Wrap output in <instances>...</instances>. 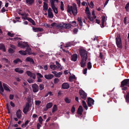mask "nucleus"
Returning <instances> with one entry per match:
<instances>
[{
	"label": "nucleus",
	"mask_w": 129,
	"mask_h": 129,
	"mask_svg": "<svg viewBox=\"0 0 129 129\" xmlns=\"http://www.w3.org/2000/svg\"><path fill=\"white\" fill-rule=\"evenodd\" d=\"M67 12L71 14L72 13L74 15H76L77 13V9L76 5L73 3L72 6H68L67 8Z\"/></svg>",
	"instance_id": "obj_2"
},
{
	"label": "nucleus",
	"mask_w": 129,
	"mask_h": 129,
	"mask_svg": "<svg viewBox=\"0 0 129 129\" xmlns=\"http://www.w3.org/2000/svg\"><path fill=\"white\" fill-rule=\"evenodd\" d=\"M57 110V107L56 105H54L52 108V112L54 113L55 111H56Z\"/></svg>",
	"instance_id": "obj_29"
},
{
	"label": "nucleus",
	"mask_w": 129,
	"mask_h": 129,
	"mask_svg": "<svg viewBox=\"0 0 129 129\" xmlns=\"http://www.w3.org/2000/svg\"><path fill=\"white\" fill-rule=\"evenodd\" d=\"M3 85L4 88H3L5 90L8 92L10 91V90L9 89L10 88L7 84L3 83Z\"/></svg>",
	"instance_id": "obj_12"
},
{
	"label": "nucleus",
	"mask_w": 129,
	"mask_h": 129,
	"mask_svg": "<svg viewBox=\"0 0 129 129\" xmlns=\"http://www.w3.org/2000/svg\"><path fill=\"white\" fill-rule=\"evenodd\" d=\"M124 86L129 87V79H126L124 80L121 82V87H123Z\"/></svg>",
	"instance_id": "obj_5"
},
{
	"label": "nucleus",
	"mask_w": 129,
	"mask_h": 129,
	"mask_svg": "<svg viewBox=\"0 0 129 129\" xmlns=\"http://www.w3.org/2000/svg\"><path fill=\"white\" fill-rule=\"evenodd\" d=\"M82 103L83 107L85 108L86 110H87L88 109V107L85 102L84 101H82Z\"/></svg>",
	"instance_id": "obj_32"
},
{
	"label": "nucleus",
	"mask_w": 129,
	"mask_h": 129,
	"mask_svg": "<svg viewBox=\"0 0 129 129\" xmlns=\"http://www.w3.org/2000/svg\"><path fill=\"white\" fill-rule=\"evenodd\" d=\"M85 13L87 15V17L90 16L91 14L89 11L86 12Z\"/></svg>",
	"instance_id": "obj_60"
},
{
	"label": "nucleus",
	"mask_w": 129,
	"mask_h": 129,
	"mask_svg": "<svg viewBox=\"0 0 129 129\" xmlns=\"http://www.w3.org/2000/svg\"><path fill=\"white\" fill-rule=\"evenodd\" d=\"M2 60L6 63H9L10 62L9 61L8 59L6 58H3L2 59Z\"/></svg>",
	"instance_id": "obj_48"
},
{
	"label": "nucleus",
	"mask_w": 129,
	"mask_h": 129,
	"mask_svg": "<svg viewBox=\"0 0 129 129\" xmlns=\"http://www.w3.org/2000/svg\"><path fill=\"white\" fill-rule=\"evenodd\" d=\"M53 77V75L51 74H46L44 75V77L47 79H50Z\"/></svg>",
	"instance_id": "obj_17"
},
{
	"label": "nucleus",
	"mask_w": 129,
	"mask_h": 129,
	"mask_svg": "<svg viewBox=\"0 0 129 129\" xmlns=\"http://www.w3.org/2000/svg\"><path fill=\"white\" fill-rule=\"evenodd\" d=\"M43 10L46 11L48 9V4L45 2H43Z\"/></svg>",
	"instance_id": "obj_24"
},
{
	"label": "nucleus",
	"mask_w": 129,
	"mask_h": 129,
	"mask_svg": "<svg viewBox=\"0 0 129 129\" xmlns=\"http://www.w3.org/2000/svg\"><path fill=\"white\" fill-rule=\"evenodd\" d=\"M18 46L21 48H24L25 47H28V45L27 44V42H19L18 44Z\"/></svg>",
	"instance_id": "obj_4"
},
{
	"label": "nucleus",
	"mask_w": 129,
	"mask_h": 129,
	"mask_svg": "<svg viewBox=\"0 0 129 129\" xmlns=\"http://www.w3.org/2000/svg\"><path fill=\"white\" fill-rule=\"evenodd\" d=\"M31 86L33 92H36L38 91L39 90L38 86L36 84H32Z\"/></svg>",
	"instance_id": "obj_6"
},
{
	"label": "nucleus",
	"mask_w": 129,
	"mask_h": 129,
	"mask_svg": "<svg viewBox=\"0 0 129 129\" xmlns=\"http://www.w3.org/2000/svg\"><path fill=\"white\" fill-rule=\"evenodd\" d=\"M75 76L74 75H73L72 76H70L69 78V81L70 82L72 81L73 80L75 79Z\"/></svg>",
	"instance_id": "obj_35"
},
{
	"label": "nucleus",
	"mask_w": 129,
	"mask_h": 129,
	"mask_svg": "<svg viewBox=\"0 0 129 129\" xmlns=\"http://www.w3.org/2000/svg\"><path fill=\"white\" fill-rule=\"evenodd\" d=\"M30 108V106L29 103H27L25 106L24 107L23 112L25 114H26L29 110Z\"/></svg>",
	"instance_id": "obj_11"
},
{
	"label": "nucleus",
	"mask_w": 129,
	"mask_h": 129,
	"mask_svg": "<svg viewBox=\"0 0 129 129\" xmlns=\"http://www.w3.org/2000/svg\"><path fill=\"white\" fill-rule=\"evenodd\" d=\"M65 24L63 23L57 24V27L60 30L65 29Z\"/></svg>",
	"instance_id": "obj_8"
},
{
	"label": "nucleus",
	"mask_w": 129,
	"mask_h": 129,
	"mask_svg": "<svg viewBox=\"0 0 129 129\" xmlns=\"http://www.w3.org/2000/svg\"><path fill=\"white\" fill-rule=\"evenodd\" d=\"M55 63L58 66L57 67L58 68H59L60 70H62V67L61 66V65L59 64V63L57 61H55Z\"/></svg>",
	"instance_id": "obj_31"
},
{
	"label": "nucleus",
	"mask_w": 129,
	"mask_h": 129,
	"mask_svg": "<svg viewBox=\"0 0 129 129\" xmlns=\"http://www.w3.org/2000/svg\"><path fill=\"white\" fill-rule=\"evenodd\" d=\"M57 24L56 23H52L51 24V26L50 27L52 28L53 27H57Z\"/></svg>",
	"instance_id": "obj_51"
},
{
	"label": "nucleus",
	"mask_w": 129,
	"mask_h": 129,
	"mask_svg": "<svg viewBox=\"0 0 129 129\" xmlns=\"http://www.w3.org/2000/svg\"><path fill=\"white\" fill-rule=\"evenodd\" d=\"M11 105L13 107H14L15 106V105L13 103L12 101H11L10 103Z\"/></svg>",
	"instance_id": "obj_62"
},
{
	"label": "nucleus",
	"mask_w": 129,
	"mask_h": 129,
	"mask_svg": "<svg viewBox=\"0 0 129 129\" xmlns=\"http://www.w3.org/2000/svg\"><path fill=\"white\" fill-rule=\"evenodd\" d=\"M102 24L103 25H104V22L105 21V17L104 16H103L102 17Z\"/></svg>",
	"instance_id": "obj_44"
},
{
	"label": "nucleus",
	"mask_w": 129,
	"mask_h": 129,
	"mask_svg": "<svg viewBox=\"0 0 129 129\" xmlns=\"http://www.w3.org/2000/svg\"><path fill=\"white\" fill-rule=\"evenodd\" d=\"M38 121L39 122L40 124H42L43 123V119L42 118L41 116H40L39 118Z\"/></svg>",
	"instance_id": "obj_40"
},
{
	"label": "nucleus",
	"mask_w": 129,
	"mask_h": 129,
	"mask_svg": "<svg viewBox=\"0 0 129 129\" xmlns=\"http://www.w3.org/2000/svg\"><path fill=\"white\" fill-rule=\"evenodd\" d=\"M40 89V90H42L44 88V85L42 84H40L39 85Z\"/></svg>",
	"instance_id": "obj_53"
},
{
	"label": "nucleus",
	"mask_w": 129,
	"mask_h": 129,
	"mask_svg": "<svg viewBox=\"0 0 129 129\" xmlns=\"http://www.w3.org/2000/svg\"><path fill=\"white\" fill-rule=\"evenodd\" d=\"M27 3L29 4H31L34 2V0H26Z\"/></svg>",
	"instance_id": "obj_42"
},
{
	"label": "nucleus",
	"mask_w": 129,
	"mask_h": 129,
	"mask_svg": "<svg viewBox=\"0 0 129 129\" xmlns=\"http://www.w3.org/2000/svg\"><path fill=\"white\" fill-rule=\"evenodd\" d=\"M74 44H73V42H69L67 43L65 46V47H69L71 46L72 45H73Z\"/></svg>",
	"instance_id": "obj_28"
},
{
	"label": "nucleus",
	"mask_w": 129,
	"mask_h": 129,
	"mask_svg": "<svg viewBox=\"0 0 129 129\" xmlns=\"http://www.w3.org/2000/svg\"><path fill=\"white\" fill-rule=\"evenodd\" d=\"M71 60L74 61H76L77 58V55L76 54L73 55L71 56Z\"/></svg>",
	"instance_id": "obj_21"
},
{
	"label": "nucleus",
	"mask_w": 129,
	"mask_h": 129,
	"mask_svg": "<svg viewBox=\"0 0 129 129\" xmlns=\"http://www.w3.org/2000/svg\"><path fill=\"white\" fill-rule=\"evenodd\" d=\"M75 111V108L74 106H73L71 109V112L72 113H74Z\"/></svg>",
	"instance_id": "obj_64"
},
{
	"label": "nucleus",
	"mask_w": 129,
	"mask_h": 129,
	"mask_svg": "<svg viewBox=\"0 0 129 129\" xmlns=\"http://www.w3.org/2000/svg\"><path fill=\"white\" fill-rule=\"evenodd\" d=\"M83 111L82 107L81 106H80L77 110V113L78 114L81 115Z\"/></svg>",
	"instance_id": "obj_16"
},
{
	"label": "nucleus",
	"mask_w": 129,
	"mask_h": 129,
	"mask_svg": "<svg viewBox=\"0 0 129 129\" xmlns=\"http://www.w3.org/2000/svg\"><path fill=\"white\" fill-rule=\"evenodd\" d=\"M59 79L57 78H55L54 79V83L55 84H57L59 82Z\"/></svg>",
	"instance_id": "obj_54"
},
{
	"label": "nucleus",
	"mask_w": 129,
	"mask_h": 129,
	"mask_svg": "<svg viewBox=\"0 0 129 129\" xmlns=\"http://www.w3.org/2000/svg\"><path fill=\"white\" fill-rule=\"evenodd\" d=\"M43 30L42 28H36L35 29V31H34L35 32L38 31H43Z\"/></svg>",
	"instance_id": "obj_43"
},
{
	"label": "nucleus",
	"mask_w": 129,
	"mask_h": 129,
	"mask_svg": "<svg viewBox=\"0 0 129 129\" xmlns=\"http://www.w3.org/2000/svg\"><path fill=\"white\" fill-rule=\"evenodd\" d=\"M53 104L51 102H49L46 105V108L47 109L51 108Z\"/></svg>",
	"instance_id": "obj_33"
},
{
	"label": "nucleus",
	"mask_w": 129,
	"mask_h": 129,
	"mask_svg": "<svg viewBox=\"0 0 129 129\" xmlns=\"http://www.w3.org/2000/svg\"><path fill=\"white\" fill-rule=\"evenodd\" d=\"M50 2V5H51L52 3H53V4H54V2L55 1L57 2L58 0H49Z\"/></svg>",
	"instance_id": "obj_56"
},
{
	"label": "nucleus",
	"mask_w": 129,
	"mask_h": 129,
	"mask_svg": "<svg viewBox=\"0 0 129 129\" xmlns=\"http://www.w3.org/2000/svg\"><path fill=\"white\" fill-rule=\"evenodd\" d=\"M92 15L94 17V19H95L96 18V16L95 15L94 11V10H93L92 13Z\"/></svg>",
	"instance_id": "obj_63"
},
{
	"label": "nucleus",
	"mask_w": 129,
	"mask_h": 129,
	"mask_svg": "<svg viewBox=\"0 0 129 129\" xmlns=\"http://www.w3.org/2000/svg\"><path fill=\"white\" fill-rule=\"evenodd\" d=\"M116 43L117 47L122 48V43L120 35L119 34H117L116 38Z\"/></svg>",
	"instance_id": "obj_3"
},
{
	"label": "nucleus",
	"mask_w": 129,
	"mask_h": 129,
	"mask_svg": "<svg viewBox=\"0 0 129 129\" xmlns=\"http://www.w3.org/2000/svg\"><path fill=\"white\" fill-rule=\"evenodd\" d=\"M18 13L20 14L21 16H22V18L23 19H24L23 17L24 18L25 17H26V18H28L27 17L28 16V14H26L25 13H20L19 12H18Z\"/></svg>",
	"instance_id": "obj_25"
},
{
	"label": "nucleus",
	"mask_w": 129,
	"mask_h": 129,
	"mask_svg": "<svg viewBox=\"0 0 129 129\" xmlns=\"http://www.w3.org/2000/svg\"><path fill=\"white\" fill-rule=\"evenodd\" d=\"M62 74V73L61 72H59L58 73L57 72V74L56 75V77H59Z\"/></svg>",
	"instance_id": "obj_47"
},
{
	"label": "nucleus",
	"mask_w": 129,
	"mask_h": 129,
	"mask_svg": "<svg viewBox=\"0 0 129 129\" xmlns=\"http://www.w3.org/2000/svg\"><path fill=\"white\" fill-rule=\"evenodd\" d=\"M4 90L2 86V83L0 81V93L3 96H5L6 95L5 93L4 92Z\"/></svg>",
	"instance_id": "obj_14"
},
{
	"label": "nucleus",
	"mask_w": 129,
	"mask_h": 129,
	"mask_svg": "<svg viewBox=\"0 0 129 129\" xmlns=\"http://www.w3.org/2000/svg\"><path fill=\"white\" fill-rule=\"evenodd\" d=\"M19 53L21 55H25L27 54V53L25 51L20 50L19 51Z\"/></svg>",
	"instance_id": "obj_34"
},
{
	"label": "nucleus",
	"mask_w": 129,
	"mask_h": 129,
	"mask_svg": "<svg viewBox=\"0 0 129 129\" xmlns=\"http://www.w3.org/2000/svg\"><path fill=\"white\" fill-rule=\"evenodd\" d=\"M37 78H42L43 77V76L41 74L39 73H37Z\"/></svg>",
	"instance_id": "obj_46"
},
{
	"label": "nucleus",
	"mask_w": 129,
	"mask_h": 129,
	"mask_svg": "<svg viewBox=\"0 0 129 129\" xmlns=\"http://www.w3.org/2000/svg\"><path fill=\"white\" fill-rule=\"evenodd\" d=\"M3 50L4 52H5L6 49L4 45L3 44H0V50Z\"/></svg>",
	"instance_id": "obj_27"
},
{
	"label": "nucleus",
	"mask_w": 129,
	"mask_h": 129,
	"mask_svg": "<svg viewBox=\"0 0 129 129\" xmlns=\"http://www.w3.org/2000/svg\"><path fill=\"white\" fill-rule=\"evenodd\" d=\"M16 115L17 117L19 119L21 118V110L20 109H18L17 111Z\"/></svg>",
	"instance_id": "obj_20"
},
{
	"label": "nucleus",
	"mask_w": 129,
	"mask_h": 129,
	"mask_svg": "<svg viewBox=\"0 0 129 129\" xmlns=\"http://www.w3.org/2000/svg\"><path fill=\"white\" fill-rule=\"evenodd\" d=\"M28 76L31 78H32L34 79H35L36 76L35 73H32L29 71H27L26 72Z\"/></svg>",
	"instance_id": "obj_9"
},
{
	"label": "nucleus",
	"mask_w": 129,
	"mask_h": 129,
	"mask_svg": "<svg viewBox=\"0 0 129 129\" xmlns=\"http://www.w3.org/2000/svg\"><path fill=\"white\" fill-rule=\"evenodd\" d=\"M87 104L89 107H91L93 105L94 101L93 99L90 98H88L87 99Z\"/></svg>",
	"instance_id": "obj_10"
},
{
	"label": "nucleus",
	"mask_w": 129,
	"mask_h": 129,
	"mask_svg": "<svg viewBox=\"0 0 129 129\" xmlns=\"http://www.w3.org/2000/svg\"><path fill=\"white\" fill-rule=\"evenodd\" d=\"M79 53L81 58V60L80 63L81 66L82 67H83L86 65L88 57V53L86 51L82 48H80L79 49Z\"/></svg>",
	"instance_id": "obj_1"
},
{
	"label": "nucleus",
	"mask_w": 129,
	"mask_h": 129,
	"mask_svg": "<svg viewBox=\"0 0 129 129\" xmlns=\"http://www.w3.org/2000/svg\"><path fill=\"white\" fill-rule=\"evenodd\" d=\"M129 6V3H128L126 4L125 7V8L126 9L127 11H128V7Z\"/></svg>",
	"instance_id": "obj_57"
},
{
	"label": "nucleus",
	"mask_w": 129,
	"mask_h": 129,
	"mask_svg": "<svg viewBox=\"0 0 129 129\" xmlns=\"http://www.w3.org/2000/svg\"><path fill=\"white\" fill-rule=\"evenodd\" d=\"M61 5L60 6V9L62 11H63L64 10V4L63 2L61 1L60 2Z\"/></svg>",
	"instance_id": "obj_38"
},
{
	"label": "nucleus",
	"mask_w": 129,
	"mask_h": 129,
	"mask_svg": "<svg viewBox=\"0 0 129 129\" xmlns=\"http://www.w3.org/2000/svg\"><path fill=\"white\" fill-rule=\"evenodd\" d=\"M51 6L54 13L55 14H57L58 13L57 9V8L55 6V4L52 3L51 5Z\"/></svg>",
	"instance_id": "obj_13"
},
{
	"label": "nucleus",
	"mask_w": 129,
	"mask_h": 129,
	"mask_svg": "<svg viewBox=\"0 0 129 129\" xmlns=\"http://www.w3.org/2000/svg\"><path fill=\"white\" fill-rule=\"evenodd\" d=\"M72 26L71 24H67L65 25V29H69Z\"/></svg>",
	"instance_id": "obj_41"
},
{
	"label": "nucleus",
	"mask_w": 129,
	"mask_h": 129,
	"mask_svg": "<svg viewBox=\"0 0 129 129\" xmlns=\"http://www.w3.org/2000/svg\"><path fill=\"white\" fill-rule=\"evenodd\" d=\"M64 100L66 103H70L71 101V100L67 97L65 98Z\"/></svg>",
	"instance_id": "obj_37"
},
{
	"label": "nucleus",
	"mask_w": 129,
	"mask_h": 129,
	"mask_svg": "<svg viewBox=\"0 0 129 129\" xmlns=\"http://www.w3.org/2000/svg\"><path fill=\"white\" fill-rule=\"evenodd\" d=\"M14 97V96L13 95L10 94L9 96V99L10 100H12L13 99Z\"/></svg>",
	"instance_id": "obj_61"
},
{
	"label": "nucleus",
	"mask_w": 129,
	"mask_h": 129,
	"mask_svg": "<svg viewBox=\"0 0 129 129\" xmlns=\"http://www.w3.org/2000/svg\"><path fill=\"white\" fill-rule=\"evenodd\" d=\"M35 104L37 105H39L41 103L40 101L39 100L36 101L35 102Z\"/></svg>",
	"instance_id": "obj_49"
},
{
	"label": "nucleus",
	"mask_w": 129,
	"mask_h": 129,
	"mask_svg": "<svg viewBox=\"0 0 129 129\" xmlns=\"http://www.w3.org/2000/svg\"><path fill=\"white\" fill-rule=\"evenodd\" d=\"M79 93L82 99L84 100L86 99L87 94L84 91L82 90H80L79 91Z\"/></svg>",
	"instance_id": "obj_7"
},
{
	"label": "nucleus",
	"mask_w": 129,
	"mask_h": 129,
	"mask_svg": "<svg viewBox=\"0 0 129 129\" xmlns=\"http://www.w3.org/2000/svg\"><path fill=\"white\" fill-rule=\"evenodd\" d=\"M88 18L89 19V20L92 22H93V20L94 19V17H91L90 16H89L88 17Z\"/></svg>",
	"instance_id": "obj_50"
},
{
	"label": "nucleus",
	"mask_w": 129,
	"mask_h": 129,
	"mask_svg": "<svg viewBox=\"0 0 129 129\" xmlns=\"http://www.w3.org/2000/svg\"><path fill=\"white\" fill-rule=\"evenodd\" d=\"M89 6L91 8H93L94 6V4L92 1L91 2L90 5H89Z\"/></svg>",
	"instance_id": "obj_59"
},
{
	"label": "nucleus",
	"mask_w": 129,
	"mask_h": 129,
	"mask_svg": "<svg viewBox=\"0 0 129 129\" xmlns=\"http://www.w3.org/2000/svg\"><path fill=\"white\" fill-rule=\"evenodd\" d=\"M48 14L49 17L50 18H52L53 17V16L52 12V10L50 8H48Z\"/></svg>",
	"instance_id": "obj_15"
},
{
	"label": "nucleus",
	"mask_w": 129,
	"mask_h": 129,
	"mask_svg": "<svg viewBox=\"0 0 129 129\" xmlns=\"http://www.w3.org/2000/svg\"><path fill=\"white\" fill-rule=\"evenodd\" d=\"M125 99L127 102H129V93H128L125 97Z\"/></svg>",
	"instance_id": "obj_39"
},
{
	"label": "nucleus",
	"mask_w": 129,
	"mask_h": 129,
	"mask_svg": "<svg viewBox=\"0 0 129 129\" xmlns=\"http://www.w3.org/2000/svg\"><path fill=\"white\" fill-rule=\"evenodd\" d=\"M26 61H29L30 63L33 64L34 63V61L33 59L29 57H27L26 59Z\"/></svg>",
	"instance_id": "obj_22"
},
{
	"label": "nucleus",
	"mask_w": 129,
	"mask_h": 129,
	"mask_svg": "<svg viewBox=\"0 0 129 129\" xmlns=\"http://www.w3.org/2000/svg\"><path fill=\"white\" fill-rule=\"evenodd\" d=\"M15 71L16 72H18L20 74L22 73L24 71L21 68H16L15 69Z\"/></svg>",
	"instance_id": "obj_19"
},
{
	"label": "nucleus",
	"mask_w": 129,
	"mask_h": 129,
	"mask_svg": "<svg viewBox=\"0 0 129 129\" xmlns=\"http://www.w3.org/2000/svg\"><path fill=\"white\" fill-rule=\"evenodd\" d=\"M8 35L11 37H13L15 35L14 34L11 33V32H9L8 33Z\"/></svg>",
	"instance_id": "obj_55"
},
{
	"label": "nucleus",
	"mask_w": 129,
	"mask_h": 129,
	"mask_svg": "<svg viewBox=\"0 0 129 129\" xmlns=\"http://www.w3.org/2000/svg\"><path fill=\"white\" fill-rule=\"evenodd\" d=\"M8 52L9 53H12L14 52V51L12 49L10 48L8 50Z\"/></svg>",
	"instance_id": "obj_58"
},
{
	"label": "nucleus",
	"mask_w": 129,
	"mask_h": 129,
	"mask_svg": "<svg viewBox=\"0 0 129 129\" xmlns=\"http://www.w3.org/2000/svg\"><path fill=\"white\" fill-rule=\"evenodd\" d=\"M69 87V84L67 83H63L62 85V88L64 89H67Z\"/></svg>",
	"instance_id": "obj_18"
},
{
	"label": "nucleus",
	"mask_w": 129,
	"mask_h": 129,
	"mask_svg": "<svg viewBox=\"0 0 129 129\" xmlns=\"http://www.w3.org/2000/svg\"><path fill=\"white\" fill-rule=\"evenodd\" d=\"M50 68L53 70H55L56 69L57 67L55 65L51 64L50 66Z\"/></svg>",
	"instance_id": "obj_30"
},
{
	"label": "nucleus",
	"mask_w": 129,
	"mask_h": 129,
	"mask_svg": "<svg viewBox=\"0 0 129 129\" xmlns=\"http://www.w3.org/2000/svg\"><path fill=\"white\" fill-rule=\"evenodd\" d=\"M22 61L19 58L13 61V62L15 64H16L18 62H21Z\"/></svg>",
	"instance_id": "obj_36"
},
{
	"label": "nucleus",
	"mask_w": 129,
	"mask_h": 129,
	"mask_svg": "<svg viewBox=\"0 0 129 129\" xmlns=\"http://www.w3.org/2000/svg\"><path fill=\"white\" fill-rule=\"evenodd\" d=\"M27 81L29 83H32L34 82V80L31 78H29L27 80Z\"/></svg>",
	"instance_id": "obj_52"
},
{
	"label": "nucleus",
	"mask_w": 129,
	"mask_h": 129,
	"mask_svg": "<svg viewBox=\"0 0 129 129\" xmlns=\"http://www.w3.org/2000/svg\"><path fill=\"white\" fill-rule=\"evenodd\" d=\"M25 50L27 54V53L29 55L33 54V53L31 52V49L29 47V46H28V47Z\"/></svg>",
	"instance_id": "obj_23"
},
{
	"label": "nucleus",
	"mask_w": 129,
	"mask_h": 129,
	"mask_svg": "<svg viewBox=\"0 0 129 129\" xmlns=\"http://www.w3.org/2000/svg\"><path fill=\"white\" fill-rule=\"evenodd\" d=\"M92 66L91 63L90 62H89L87 63V67L89 69H90L91 68Z\"/></svg>",
	"instance_id": "obj_45"
},
{
	"label": "nucleus",
	"mask_w": 129,
	"mask_h": 129,
	"mask_svg": "<svg viewBox=\"0 0 129 129\" xmlns=\"http://www.w3.org/2000/svg\"><path fill=\"white\" fill-rule=\"evenodd\" d=\"M24 18V19L25 20H28L29 21V22H30L32 23V24L33 25L35 23V22L34 21L32 20L31 19V18H26V17H23Z\"/></svg>",
	"instance_id": "obj_26"
}]
</instances>
